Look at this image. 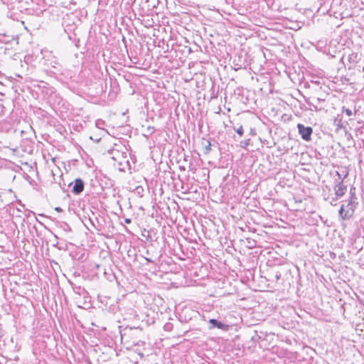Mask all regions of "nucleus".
<instances>
[{"instance_id":"nucleus-22","label":"nucleus","mask_w":364,"mask_h":364,"mask_svg":"<svg viewBox=\"0 0 364 364\" xmlns=\"http://www.w3.org/2000/svg\"><path fill=\"white\" fill-rule=\"evenodd\" d=\"M146 260L147 262H149L154 263V261H153V260H151V259H149V258H146Z\"/></svg>"},{"instance_id":"nucleus-16","label":"nucleus","mask_w":364,"mask_h":364,"mask_svg":"<svg viewBox=\"0 0 364 364\" xmlns=\"http://www.w3.org/2000/svg\"><path fill=\"white\" fill-rule=\"evenodd\" d=\"M250 139H246L245 141H240V146L243 148H246L250 144Z\"/></svg>"},{"instance_id":"nucleus-8","label":"nucleus","mask_w":364,"mask_h":364,"mask_svg":"<svg viewBox=\"0 0 364 364\" xmlns=\"http://www.w3.org/2000/svg\"><path fill=\"white\" fill-rule=\"evenodd\" d=\"M334 124L338 128H344L345 127V123L342 120V117L339 114H338L335 119H334Z\"/></svg>"},{"instance_id":"nucleus-18","label":"nucleus","mask_w":364,"mask_h":364,"mask_svg":"<svg viewBox=\"0 0 364 364\" xmlns=\"http://www.w3.org/2000/svg\"><path fill=\"white\" fill-rule=\"evenodd\" d=\"M276 281H279L282 277V273L280 272H277L274 275Z\"/></svg>"},{"instance_id":"nucleus-14","label":"nucleus","mask_w":364,"mask_h":364,"mask_svg":"<svg viewBox=\"0 0 364 364\" xmlns=\"http://www.w3.org/2000/svg\"><path fill=\"white\" fill-rule=\"evenodd\" d=\"M234 130L240 136H242L244 134V130L242 126H240L237 128L234 127Z\"/></svg>"},{"instance_id":"nucleus-2","label":"nucleus","mask_w":364,"mask_h":364,"mask_svg":"<svg viewBox=\"0 0 364 364\" xmlns=\"http://www.w3.org/2000/svg\"><path fill=\"white\" fill-rule=\"evenodd\" d=\"M346 204L343 203L340 207L338 215L341 220H349L353 217L358 202L346 200Z\"/></svg>"},{"instance_id":"nucleus-4","label":"nucleus","mask_w":364,"mask_h":364,"mask_svg":"<svg viewBox=\"0 0 364 364\" xmlns=\"http://www.w3.org/2000/svg\"><path fill=\"white\" fill-rule=\"evenodd\" d=\"M298 132L301 139L306 141H309L311 139V134L313 129L311 127H306L302 124H297Z\"/></svg>"},{"instance_id":"nucleus-23","label":"nucleus","mask_w":364,"mask_h":364,"mask_svg":"<svg viewBox=\"0 0 364 364\" xmlns=\"http://www.w3.org/2000/svg\"><path fill=\"white\" fill-rule=\"evenodd\" d=\"M250 134H252V135L255 134V133L254 132V130H252V129H251Z\"/></svg>"},{"instance_id":"nucleus-5","label":"nucleus","mask_w":364,"mask_h":364,"mask_svg":"<svg viewBox=\"0 0 364 364\" xmlns=\"http://www.w3.org/2000/svg\"><path fill=\"white\" fill-rule=\"evenodd\" d=\"M73 185V183L70 184V186ZM85 187V183L81 178H76L73 182V186L72 187V193L75 195L80 194Z\"/></svg>"},{"instance_id":"nucleus-21","label":"nucleus","mask_w":364,"mask_h":364,"mask_svg":"<svg viewBox=\"0 0 364 364\" xmlns=\"http://www.w3.org/2000/svg\"><path fill=\"white\" fill-rule=\"evenodd\" d=\"M55 210H57L58 212H61L62 211V208L58 207V208H55Z\"/></svg>"},{"instance_id":"nucleus-15","label":"nucleus","mask_w":364,"mask_h":364,"mask_svg":"<svg viewBox=\"0 0 364 364\" xmlns=\"http://www.w3.org/2000/svg\"><path fill=\"white\" fill-rule=\"evenodd\" d=\"M343 112L346 113V114L348 117H350L353 115V112L351 109L346 107H343Z\"/></svg>"},{"instance_id":"nucleus-7","label":"nucleus","mask_w":364,"mask_h":364,"mask_svg":"<svg viewBox=\"0 0 364 364\" xmlns=\"http://www.w3.org/2000/svg\"><path fill=\"white\" fill-rule=\"evenodd\" d=\"M333 189L337 197H342L347 191V186L344 185L342 181H340L336 183Z\"/></svg>"},{"instance_id":"nucleus-9","label":"nucleus","mask_w":364,"mask_h":364,"mask_svg":"<svg viewBox=\"0 0 364 364\" xmlns=\"http://www.w3.org/2000/svg\"><path fill=\"white\" fill-rule=\"evenodd\" d=\"M349 195L348 201H358V198L355 194V188L354 186L350 187Z\"/></svg>"},{"instance_id":"nucleus-10","label":"nucleus","mask_w":364,"mask_h":364,"mask_svg":"<svg viewBox=\"0 0 364 364\" xmlns=\"http://www.w3.org/2000/svg\"><path fill=\"white\" fill-rule=\"evenodd\" d=\"M155 132V129L154 127H151L150 125L147 126V127L146 128L145 131H144V133L143 134V135L146 137V138H149L150 136L152 135V134Z\"/></svg>"},{"instance_id":"nucleus-6","label":"nucleus","mask_w":364,"mask_h":364,"mask_svg":"<svg viewBox=\"0 0 364 364\" xmlns=\"http://www.w3.org/2000/svg\"><path fill=\"white\" fill-rule=\"evenodd\" d=\"M208 323L210 324L208 328L210 330H212L215 328H217L218 329H221L223 331H228L229 330V325L225 324L221 321H218L215 318H210L208 321Z\"/></svg>"},{"instance_id":"nucleus-1","label":"nucleus","mask_w":364,"mask_h":364,"mask_svg":"<svg viewBox=\"0 0 364 364\" xmlns=\"http://www.w3.org/2000/svg\"><path fill=\"white\" fill-rule=\"evenodd\" d=\"M107 154L117 163V168L120 171H126V169L130 168V163L126 152L113 148L108 150Z\"/></svg>"},{"instance_id":"nucleus-12","label":"nucleus","mask_w":364,"mask_h":364,"mask_svg":"<svg viewBox=\"0 0 364 364\" xmlns=\"http://www.w3.org/2000/svg\"><path fill=\"white\" fill-rule=\"evenodd\" d=\"M358 54L352 53L348 55V60L350 63H355L357 62Z\"/></svg>"},{"instance_id":"nucleus-20","label":"nucleus","mask_w":364,"mask_h":364,"mask_svg":"<svg viewBox=\"0 0 364 364\" xmlns=\"http://www.w3.org/2000/svg\"><path fill=\"white\" fill-rule=\"evenodd\" d=\"M124 222H125L127 224H129V223H131L132 220H131V219H129V218H126V219H125V220H124Z\"/></svg>"},{"instance_id":"nucleus-19","label":"nucleus","mask_w":364,"mask_h":364,"mask_svg":"<svg viewBox=\"0 0 364 364\" xmlns=\"http://www.w3.org/2000/svg\"><path fill=\"white\" fill-rule=\"evenodd\" d=\"M26 142L31 144V146L29 147V150L28 151V152H31L33 151V143L31 141H27Z\"/></svg>"},{"instance_id":"nucleus-17","label":"nucleus","mask_w":364,"mask_h":364,"mask_svg":"<svg viewBox=\"0 0 364 364\" xmlns=\"http://www.w3.org/2000/svg\"><path fill=\"white\" fill-rule=\"evenodd\" d=\"M208 144L205 146V154H208L211 150V144L209 141H207Z\"/></svg>"},{"instance_id":"nucleus-3","label":"nucleus","mask_w":364,"mask_h":364,"mask_svg":"<svg viewBox=\"0 0 364 364\" xmlns=\"http://www.w3.org/2000/svg\"><path fill=\"white\" fill-rule=\"evenodd\" d=\"M63 26L64 31L68 34V38L73 42L76 41V33H75L77 25L73 19L70 17H67L63 19Z\"/></svg>"},{"instance_id":"nucleus-13","label":"nucleus","mask_w":364,"mask_h":364,"mask_svg":"<svg viewBox=\"0 0 364 364\" xmlns=\"http://www.w3.org/2000/svg\"><path fill=\"white\" fill-rule=\"evenodd\" d=\"M336 175L338 176V178L336 180L335 183H337L338 181H342L343 182V180L347 177L348 173H346L343 176H342L341 174L338 171H336Z\"/></svg>"},{"instance_id":"nucleus-11","label":"nucleus","mask_w":364,"mask_h":364,"mask_svg":"<svg viewBox=\"0 0 364 364\" xmlns=\"http://www.w3.org/2000/svg\"><path fill=\"white\" fill-rule=\"evenodd\" d=\"M146 2L148 4V9L151 10V9H154V8H156L158 6L159 1V0H146Z\"/></svg>"}]
</instances>
